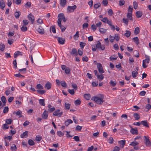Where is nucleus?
Returning <instances> with one entry per match:
<instances>
[{
	"mask_svg": "<svg viewBox=\"0 0 151 151\" xmlns=\"http://www.w3.org/2000/svg\"><path fill=\"white\" fill-rule=\"evenodd\" d=\"M37 88L39 89H43V86L40 84H38L36 86Z\"/></svg>",
	"mask_w": 151,
	"mask_h": 151,
	"instance_id": "nucleus-47",
	"label": "nucleus"
},
{
	"mask_svg": "<svg viewBox=\"0 0 151 151\" xmlns=\"http://www.w3.org/2000/svg\"><path fill=\"white\" fill-rule=\"evenodd\" d=\"M140 32V29L138 27H136L134 30V34L136 35H137Z\"/></svg>",
	"mask_w": 151,
	"mask_h": 151,
	"instance_id": "nucleus-33",
	"label": "nucleus"
},
{
	"mask_svg": "<svg viewBox=\"0 0 151 151\" xmlns=\"http://www.w3.org/2000/svg\"><path fill=\"white\" fill-rule=\"evenodd\" d=\"M48 116V112L47 111H46L45 110L43 112V114L42 116V118L45 119H47Z\"/></svg>",
	"mask_w": 151,
	"mask_h": 151,
	"instance_id": "nucleus-10",
	"label": "nucleus"
},
{
	"mask_svg": "<svg viewBox=\"0 0 151 151\" xmlns=\"http://www.w3.org/2000/svg\"><path fill=\"white\" fill-rule=\"evenodd\" d=\"M114 38V40H115L116 41H119L120 39L119 35L118 34H115Z\"/></svg>",
	"mask_w": 151,
	"mask_h": 151,
	"instance_id": "nucleus-31",
	"label": "nucleus"
},
{
	"mask_svg": "<svg viewBox=\"0 0 151 151\" xmlns=\"http://www.w3.org/2000/svg\"><path fill=\"white\" fill-rule=\"evenodd\" d=\"M52 86L51 83L49 81L47 82L45 85V87L47 90L50 89Z\"/></svg>",
	"mask_w": 151,
	"mask_h": 151,
	"instance_id": "nucleus-14",
	"label": "nucleus"
},
{
	"mask_svg": "<svg viewBox=\"0 0 151 151\" xmlns=\"http://www.w3.org/2000/svg\"><path fill=\"white\" fill-rule=\"evenodd\" d=\"M130 131L131 133L133 134H137L138 133V131L136 129L132 128Z\"/></svg>",
	"mask_w": 151,
	"mask_h": 151,
	"instance_id": "nucleus-19",
	"label": "nucleus"
},
{
	"mask_svg": "<svg viewBox=\"0 0 151 151\" xmlns=\"http://www.w3.org/2000/svg\"><path fill=\"white\" fill-rule=\"evenodd\" d=\"M133 10V7L132 6H129L128 10V13H132Z\"/></svg>",
	"mask_w": 151,
	"mask_h": 151,
	"instance_id": "nucleus-44",
	"label": "nucleus"
},
{
	"mask_svg": "<svg viewBox=\"0 0 151 151\" xmlns=\"http://www.w3.org/2000/svg\"><path fill=\"white\" fill-rule=\"evenodd\" d=\"M39 103L42 106H44L45 105L44 100L43 99H40L39 100Z\"/></svg>",
	"mask_w": 151,
	"mask_h": 151,
	"instance_id": "nucleus-34",
	"label": "nucleus"
},
{
	"mask_svg": "<svg viewBox=\"0 0 151 151\" xmlns=\"http://www.w3.org/2000/svg\"><path fill=\"white\" fill-rule=\"evenodd\" d=\"M66 3V0H60V4L62 7H64L65 6Z\"/></svg>",
	"mask_w": 151,
	"mask_h": 151,
	"instance_id": "nucleus-25",
	"label": "nucleus"
},
{
	"mask_svg": "<svg viewBox=\"0 0 151 151\" xmlns=\"http://www.w3.org/2000/svg\"><path fill=\"white\" fill-rule=\"evenodd\" d=\"M5 47V45L2 43L0 44V50L1 51H3Z\"/></svg>",
	"mask_w": 151,
	"mask_h": 151,
	"instance_id": "nucleus-42",
	"label": "nucleus"
},
{
	"mask_svg": "<svg viewBox=\"0 0 151 151\" xmlns=\"http://www.w3.org/2000/svg\"><path fill=\"white\" fill-rule=\"evenodd\" d=\"M133 116L136 120H138L140 118L139 115L137 113H134L133 115Z\"/></svg>",
	"mask_w": 151,
	"mask_h": 151,
	"instance_id": "nucleus-30",
	"label": "nucleus"
},
{
	"mask_svg": "<svg viewBox=\"0 0 151 151\" xmlns=\"http://www.w3.org/2000/svg\"><path fill=\"white\" fill-rule=\"evenodd\" d=\"M127 17L129 20H132V13H127Z\"/></svg>",
	"mask_w": 151,
	"mask_h": 151,
	"instance_id": "nucleus-37",
	"label": "nucleus"
},
{
	"mask_svg": "<svg viewBox=\"0 0 151 151\" xmlns=\"http://www.w3.org/2000/svg\"><path fill=\"white\" fill-rule=\"evenodd\" d=\"M26 68H24L19 70V71L21 72V73H26Z\"/></svg>",
	"mask_w": 151,
	"mask_h": 151,
	"instance_id": "nucleus-54",
	"label": "nucleus"
},
{
	"mask_svg": "<svg viewBox=\"0 0 151 151\" xmlns=\"http://www.w3.org/2000/svg\"><path fill=\"white\" fill-rule=\"evenodd\" d=\"M65 107L66 110H69L70 107V104L65 103Z\"/></svg>",
	"mask_w": 151,
	"mask_h": 151,
	"instance_id": "nucleus-32",
	"label": "nucleus"
},
{
	"mask_svg": "<svg viewBox=\"0 0 151 151\" xmlns=\"http://www.w3.org/2000/svg\"><path fill=\"white\" fill-rule=\"evenodd\" d=\"M19 55H22V52L19 51H16L14 54V57L15 58H16Z\"/></svg>",
	"mask_w": 151,
	"mask_h": 151,
	"instance_id": "nucleus-20",
	"label": "nucleus"
},
{
	"mask_svg": "<svg viewBox=\"0 0 151 151\" xmlns=\"http://www.w3.org/2000/svg\"><path fill=\"white\" fill-rule=\"evenodd\" d=\"M57 40L58 43L61 45H63L65 43V39L63 37H57Z\"/></svg>",
	"mask_w": 151,
	"mask_h": 151,
	"instance_id": "nucleus-8",
	"label": "nucleus"
},
{
	"mask_svg": "<svg viewBox=\"0 0 151 151\" xmlns=\"http://www.w3.org/2000/svg\"><path fill=\"white\" fill-rule=\"evenodd\" d=\"M84 98L87 100H89L91 98L90 94H85L84 96Z\"/></svg>",
	"mask_w": 151,
	"mask_h": 151,
	"instance_id": "nucleus-36",
	"label": "nucleus"
},
{
	"mask_svg": "<svg viewBox=\"0 0 151 151\" xmlns=\"http://www.w3.org/2000/svg\"><path fill=\"white\" fill-rule=\"evenodd\" d=\"M1 100L3 103V105H5L6 101V99L5 97L4 96H2L1 98Z\"/></svg>",
	"mask_w": 151,
	"mask_h": 151,
	"instance_id": "nucleus-40",
	"label": "nucleus"
},
{
	"mask_svg": "<svg viewBox=\"0 0 151 151\" xmlns=\"http://www.w3.org/2000/svg\"><path fill=\"white\" fill-rule=\"evenodd\" d=\"M37 31L40 34H43L44 32V30L42 28L41 26H40L37 29Z\"/></svg>",
	"mask_w": 151,
	"mask_h": 151,
	"instance_id": "nucleus-18",
	"label": "nucleus"
},
{
	"mask_svg": "<svg viewBox=\"0 0 151 151\" xmlns=\"http://www.w3.org/2000/svg\"><path fill=\"white\" fill-rule=\"evenodd\" d=\"M81 101L79 99H77L75 101L74 103L76 105H78L81 103Z\"/></svg>",
	"mask_w": 151,
	"mask_h": 151,
	"instance_id": "nucleus-53",
	"label": "nucleus"
},
{
	"mask_svg": "<svg viewBox=\"0 0 151 151\" xmlns=\"http://www.w3.org/2000/svg\"><path fill=\"white\" fill-rule=\"evenodd\" d=\"M28 17L29 20L31 21L32 22V23L33 24L35 20L34 16H33L32 14H29Z\"/></svg>",
	"mask_w": 151,
	"mask_h": 151,
	"instance_id": "nucleus-11",
	"label": "nucleus"
},
{
	"mask_svg": "<svg viewBox=\"0 0 151 151\" xmlns=\"http://www.w3.org/2000/svg\"><path fill=\"white\" fill-rule=\"evenodd\" d=\"M5 5L4 1L3 0H1L0 1V7L2 10H4Z\"/></svg>",
	"mask_w": 151,
	"mask_h": 151,
	"instance_id": "nucleus-13",
	"label": "nucleus"
},
{
	"mask_svg": "<svg viewBox=\"0 0 151 151\" xmlns=\"http://www.w3.org/2000/svg\"><path fill=\"white\" fill-rule=\"evenodd\" d=\"M79 37V32L78 31L76 32V34L73 36V37L75 40H77L78 39Z\"/></svg>",
	"mask_w": 151,
	"mask_h": 151,
	"instance_id": "nucleus-21",
	"label": "nucleus"
},
{
	"mask_svg": "<svg viewBox=\"0 0 151 151\" xmlns=\"http://www.w3.org/2000/svg\"><path fill=\"white\" fill-rule=\"evenodd\" d=\"M111 27V29L113 31H114L115 30V27L114 25H112L111 21L108 24Z\"/></svg>",
	"mask_w": 151,
	"mask_h": 151,
	"instance_id": "nucleus-43",
	"label": "nucleus"
},
{
	"mask_svg": "<svg viewBox=\"0 0 151 151\" xmlns=\"http://www.w3.org/2000/svg\"><path fill=\"white\" fill-rule=\"evenodd\" d=\"M117 82L116 81H113L112 80L110 81L109 82L110 85L112 86H115Z\"/></svg>",
	"mask_w": 151,
	"mask_h": 151,
	"instance_id": "nucleus-22",
	"label": "nucleus"
},
{
	"mask_svg": "<svg viewBox=\"0 0 151 151\" xmlns=\"http://www.w3.org/2000/svg\"><path fill=\"white\" fill-rule=\"evenodd\" d=\"M21 13L19 12H16L14 13V16L16 19H18Z\"/></svg>",
	"mask_w": 151,
	"mask_h": 151,
	"instance_id": "nucleus-35",
	"label": "nucleus"
},
{
	"mask_svg": "<svg viewBox=\"0 0 151 151\" xmlns=\"http://www.w3.org/2000/svg\"><path fill=\"white\" fill-rule=\"evenodd\" d=\"M61 85L63 87H66L67 86V84L65 82L63 81H62L60 82Z\"/></svg>",
	"mask_w": 151,
	"mask_h": 151,
	"instance_id": "nucleus-52",
	"label": "nucleus"
},
{
	"mask_svg": "<svg viewBox=\"0 0 151 151\" xmlns=\"http://www.w3.org/2000/svg\"><path fill=\"white\" fill-rule=\"evenodd\" d=\"M97 67L99 72L100 73H103L104 72L103 70L102 65L101 63H98L97 64Z\"/></svg>",
	"mask_w": 151,
	"mask_h": 151,
	"instance_id": "nucleus-7",
	"label": "nucleus"
},
{
	"mask_svg": "<svg viewBox=\"0 0 151 151\" xmlns=\"http://www.w3.org/2000/svg\"><path fill=\"white\" fill-rule=\"evenodd\" d=\"M145 143L147 147H150L151 146V142L150 141L148 137L144 136Z\"/></svg>",
	"mask_w": 151,
	"mask_h": 151,
	"instance_id": "nucleus-4",
	"label": "nucleus"
},
{
	"mask_svg": "<svg viewBox=\"0 0 151 151\" xmlns=\"http://www.w3.org/2000/svg\"><path fill=\"white\" fill-rule=\"evenodd\" d=\"M141 124L143 126L147 127H149V126L146 120L142 121L141 122Z\"/></svg>",
	"mask_w": 151,
	"mask_h": 151,
	"instance_id": "nucleus-26",
	"label": "nucleus"
},
{
	"mask_svg": "<svg viewBox=\"0 0 151 151\" xmlns=\"http://www.w3.org/2000/svg\"><path fill=\"white\" fill-rule=\"evenodd\" d=\"M107 30L105 29L99 28V31L102 34H104L106 32Z\"/></svg>",
	"mask_w": 151,
	"mask_h": 151,
	"instance_id": "nucleus-29",
	"label": "nucleus"
},
{
	"mask_svg": "<svg viewBox=\"0 0 151 151\" xmlns=\"http://www.w3.org/2000/svg\"><path fill=\"white\" fill-rule=\"evenodd\" d=\"M142 12L140 11H137L136 12V16L137 18H139L141 17L142 16Z\"/></svg>",
	"mask_w": 151,
	"mask_h": 151,
	"instance_id": "nucleus-28",
	"label": "nucleus"
},
{
	"mask_svg": "<svg viewBox=\"0 0 151 151\" xmlns=\"http://www.w3.org/2000/svg\"><path fill=\"white\" fill-rule=\"evenodd\" d=\"M114 142V139L112 137H110L108 140V142L110 144H112Z\"/></svg>",
	"mask_w": 151,
	"mask_h": 151,
	"instance_id": "nucleus-59",
	"label": "nucleus"
},
{
	"mask_svg": "<svg viewBox=\"0 0 151 151\" xmlns=\"http://www.w3.org/2000/svg\"><path fill=\"white\" fill-rule=\"evenodd\" d=\"M21 30L22 32H25L27 31V28L26 26H25L24 25L21 28Z\"/></svg>",
	"mask_w": 151,
	"mask_h": 151,
	"instance_id": "nucleus-58",
	"label": "nucleus"
},
{
	"mask_svg": "<svg viewBox=\"0 0 151 151\" xmlns=\"http://www.w3.org/2000/svg\"><path fill=\"white\" fill-rule=\"evenodd\" d=\"M70 68L67 67L65 70V72L66 74H69L70 73Z\"/></svg>",
	"mask_w": 151,
	"mask_h": 151,
	"instance_id": "nucleus-38",
	"label": "nucleus"
},
{
	"mask_svg": "<svg viewBox=\"0 0 151 151\" xmlns=\"http://www.w3.org/2000/svg\"><path fill=\"white\" fill-rule=\"evenodd\" d=\"M88 58L86 56H85L82 58V61L83 62H87L88 61Z\"/></svg>",
	"mask_w": 151,
	"mask_h": 151,
	"instance_id": "nucleus-57",
	"label": "nucleus"
},
{
	"mask_svg": "<svg viewBox=\"0 0 151 151\" xmlns=\"http://www.w3.org/2000/svg\"><path fill=\"white\" fill-rule=\"evenodd\" d=\"M117 57L115 55H113L110 57V59L111 61H112L113 60H115L117 59Z\"/></svg>",
	"mask_w": 151,
	"mask_h": 151,
	"instance_id": "nucleus-48",
	"label": "nucleus"
},
{
	"mask_svg": "<svg viewBox=\"0 0 151 151\" xmlns=\"http://www.w3.org/2000/svg\"><path fill=\"white\" fill-rule=\"evenodd\" d=\"M98 82L97 81H93L92 82V86L93 87H96L97 86Z\"/></svg>",
	"mask_w": 151,
	"mask_h": 151,
	"instance_id": "nucleus-64",
	"label": "nucleus"
},
{
	"mask_svg": "<svg viewBox=\"0 0 151 151\" xmlns=\"http://www.w3.org/2000/svg\"><path fill=\"white\" fill-rule=\"evenodd\" d=\"M131 32L130 31L127 30L125 31V33L124 35L127 37H129L131 35Z\"/></svg>",
	"mask_w": 151,
	"mask_h": 151,
	"instance_id": "nucleus-27",
	"label": "nucleus"
},
{
	"mask_svg": "<svg viewBox=\"0 0 151 151\" xmlns=\"http://www.w3.org/2000/svg\"><path fill=\"white\" fill-rule=\"evenodd\" d=\"M138 73L136 71H133L132 72V75L133 78H135L136 77Z\"/></svg>",
	"mask_w": 151,
	"mask_h": 151,
	"instance_id": "nucleus-41",
	"label": "nucleus"
},
{
	"mask_svg": "<svg viewBox=\"0 0 151 151\" xmlns=\"http://www.w3.org/2000/svg\"><path fill=\"white\" fill-rule=\"evenodd\" d=\"M139 144V143L138 142L134 140L132 142H131L129 145L133 147L134 149L137 150L139 149V147L138 146H137V145H138Z\"/></svg>",
	"mask_w": 151,
	"mask_h": 151,
	"instance_id": "nucleus-3",
	"label": "nucleus"
},
{
	"mask_svg": "<svg viewBox=\"0 0 151 151\" xmlns=\"http://www.w3.org/2000/svg\"><path fill=\"white\" fill-rule=\"evenodd\" d=\"M42 139V137L40 135L37 136L35 137V140L37 141H40Z\"/></svg>",
	"mask_w": 151,
	"mask_h": 151,
	"instance_id": "nucleus-46",
	"label": "nucleus"
},
{
	"mask_svg": "<svg viewBox=\"0 0 151 151\" xmlns=\"http://www.w3.org/2000/svg\"><path fill=\"white\" fill-rule=\"evenodd\" d=\"M31 2L28 1L25 4V6L26 8H29L31 6Z\"/></svg>",
	"mask_w": 151,
	"mask_h": 151,
	"instance_id": "nucleus-39",
	"label": "nucleus"
},
{
	"mask_svg": "<svg viewBox=\"0 0 151 151\" xmlns=\"http://www.w3.org/2000/svg\"><path fill=\"white\" fill-rule=\"evenodd\" d=\"M101 21L105 23H107L108 24L111 22V20H109L106 17H104L101 19Z\"/></svg>",
	"mask_w": 151,
	"mask_h": 151,
	"instance_id": "nucleus-12",
	"label": "nucleus"
},
{
	"mask_svg": "<svg viewBox=\"0 0 151 151\" xmlns=\"http://www.w3.org/2000/svg\"><path fill=\"white\" fill-rule=\"evenodd\" d=\"M97 49H100L102 50H104L105 48V46L104 45H101V43L99 41L97 42L96 44Z\"/></svg>",
	"mask_w": 151,
	"mask_h": 151,
	"instance_id": "nucleus-2",
	"label": "nucleus"
},
{
	"mask_svg": "<svg viewBox=\"0 0 151 151\" xmlns=\"http://www.w3.org/2000/svg\"><path fill=\"white\" fill-rule=\"evenodd\" d=\"M132 40L134 41V42L137 45H138L139 44V40L138 38L136 37H134L132 38Z\"/></svg>",
	"mask_w": 151,
	"mask_h": 151,
	"instance_id": "nucleus-23",
	"label": "nucleus"
},
{
	"mask_svg": "<svg viewBox=\"0 0 151 151\" xmlns=\"http://www.w3.org/2000/svg\"><path fill=\"white\" fill-rule=\"evenodd\" d=\"M29 144L30 146H32L35 144L34 141L32 139H29L28 141Z\"/></svg>",
	"mask_w": 151,
	"mask_h": 151,
	"instance_id": "nucleus-49",
	"label": "nucleus"
},
{
	"mask_svg": "<svg viewBox=\"0 0 151 151\" xmlns=\"http://www.w3.org/2000/svg\"><path fill=\"white\" fill-rule=\"evenodd\" d=\"M97 77L99 81H101L104 78V76L103 74L97 75Z\"/></svg>",
	"mask_w": 151,
	"mask_h": 151,
	"instance_id": "nucleus-24",
	"label": "nucleus"
},
{
	"mask_svg": "<svg viewBox=\"0 0 151 151\" xmlns=\"http://www.w3.org/2000/svg\"><path fill=\"white\" fill-rule=\"evenodd\" d=\"M78 53L80 56H81L83 54V49H79L78 50Z\"/></svg>",
	"mask_w": 151,
	"mask_h": 151,
	"instance_id": "nucleus-50",
	"label": "nucleus"
},
{
	"mask_svg": "<svg viewBox=\"0 0 151 151\" xmlns=\"http://www.w3.org/2000/svg\"><path fill=\"white\" fill-rule=\"evenodd\" d=\"M145 59L143 60L142 62L145 63H149L150 60V56L146 55H145Z\"/></svg>",
	"mask_w": 151,
	"mask_h": 151,
	"instance_id": "nucleus-9",
	"label": "nucleus"
},
{
	"mask_svg": "<svg viewBox=\"0 0 151 151\" xmlns=\"http://www.w3.org/2000/svg\"><path fill=\"white\" fill-rule=\"evenodd\" d=\"M118 142L120 145L122 146V148H123L125 144L126 141L125 140H122L118 141Z\"/></svg>",
	"mask_w": 151,
	"mask_h": 151,
	"instance_id": "nucleus-17",
	"label": "nucleus"
},
{
	"mask_svg": "<svg viewBox=\"0 0 151 151\" xmlns=\"http://www.w3.org/2000/svg\"><path fill=\"white\" fill-rule=\"evenodd\" d=\"M91 46L92 48V51H95L96 50L97 48L95 44L92 45Z\"/></svg>",
	"mask_w": 151,
	"mask_h": 151,
	"instance_id": "nucleus-56",
	"label": "nucleus"
},
{
	"mask_svg": "<svg viewBox=\"0 0 151 151\" xmlns=\"http://www.w3.org/2000/svg\"><path fill=\"white\" fill-rule=\"evenodd\" d=\"M86 43H85L81 42H80V45L81 49H83Z\"/></svg>",
	"mask_w": 151,
	"mask_h": 151,
	"instance_id": "nucleus-61",
	"label": "nucleus"
},
{
	"mask_svg": "<svg viewBox=\"0 0 151 151\" xmlns=\"http://www.w3.org/2000/svg\"><path fill=\"white\" fill-rule=\"evenodd\" d=\"M28 131H25L20 135L21 137L23 138L27 137H28Z\"/></svg>",
	"mask_w": 151,
	"mask_h": 151,
	"instance_id": "nucleus-16",
	"label": "nucleus"
},
{
	"mask_svg": "<svg viewBox=\"0 0 151 151\" xmlns=\"http://www.w3.org/2000/svg\"><path fill=\"white\" fill-rule=\"evenodd\" d=\"M77 6L76 5H74L73 6H68L67 8V11L68 13H71L74 12Z\"/></svg>",
	"mask_w": 151,
	"mask_h": 151,
	"instance_id": "nucleus-5",
	"label": "nucleus"
},
{
	"mask_svg": "<svg viewBox=\"0 0 151 151\" xmlns=\"http://www.w3.org/2000/svg\"><path fill=\"white\" fill-rule=\"evenodd\" d=\"M17 147L14 144H13L11 147V149L12 151H16V150Z\"/></svg>",
	"mask_w": 151,
	"mask_h": 151,
	"instance_id": "nucleus-45",
	"label": "nucleus"
},
{
	"mask_svg": "<svg viewBox=\"0 0 151 151\" xmlns=\"http://www.w3.org/2000/svg\"><path fill=\"white\" fill-rule=\"evenodd\" d=\"M109 40L111 42H113L114 40V37L110 35L109 36Z\"/></svg>",
	"mask_w": 151,
	"mask_h": 151,
	"instance_id": "nucleus-55",
	"label": "nucleus"
},
{
	"mask_svg": "<svg viewBox=\"0 0 151 151\" xmlns=\"http://www.w3.org/2000/svg\"><path fill=\"white\" fill-rule=\"evenodd\" d=\"M104 96L103 95L100 94L97 96L92 97L91 99L94 101L96 104H101L104 102Z\"/></svg>",
	"mask_w": 151,
	"mask_h": 151,
	"instance_id": "nucleus-1",
	"label": "nucleus"
},
{
	"mask_svg": "<svg viewBox=\"0 0 151 151\" xmlns=\"http://www.w3.org/2000/svg\"><path fill=\"white\" fill-rule=\"evenodd\" d=\"M12 121V120L11 119H9L6 120V122L7 124H11Z\"/></svg>",
	"mask_w": 151,
	"mask_h": 151,
	"instance_id": "nucleus-60",
	"label": "nucleus"
},
{
	"mask_svg": "<svg viewBox=\"0 0 151 151\" xmlns=\"http://www.w3.org/2000/svg\"><path fill=\"white\" fill-rule=\"evenodd\" d=\"M63 112L61 111L60 110L58 109L55 110L53 113L54 116L60 117L63 114Z\"/></svg>",
	"mask_w": 151,
	"mask_h": 151,
	"instance_id": "nucleus-6",
	"label": "nucleus"
},
{
	"mask_svg": "<svg viewBox=\"0 0 151 151\" xmlns=\"http://www.w3.org/2000/svg\"><path fill=\"white\" fill-rule=\"evenodd\" d=\"M9 111V108L7 106L5 107L3 110V113L4 114L7 113Z\"/></svg>",
	"mask_w": 151,
	"mask_h": 151,
	"instance_id": "nucleus-62",
	"label": "nucleus"
},
{
	"mask_svg": "<svg viewBox=\"0 0 151 151\" xmlns=\"http://www.w3.org/2000/svg\"><path fill=\"white\" fill-rule=\"evenodd\" d=\"M101 4L100 3H98L94 4V7L95 9H97L101 6Z\"/></svg>",
	"mask_w": 151,
	"mask_h": 151,
	"instance_id": "nucleus-51",
	"label": "nucleus"
},
{
	"mask_svg": "<svg viewBox=\"0 0 151 151\" xmlns=\"http://www.w3.org/2000/svg\"><path fill=\"white\" fill-rule=\"evenodd\" d=\"M70 54L76 56L77 55V50L76 48H73L72 49Z\"/></svg>",
	"mask_w": 151,
	"mask_h": 151,
	"instance_id": "nucleus-15",
	"label": "nucleus"
},
{
	"mask_svg": "<svg viewBox=\"0 0 151 151\" xmlns=\"http://www.w3.org/2000/svg\"><path fill=\"white\" fill-rule=\"evenodd\" d=\"M88 24L87 23H84L82 26L83 28V29H85L88 28Z\"/></svg>",
	"mask_w": 151,
	"mask_h": 151,
	"instance_id": "nucleus-63",
	"label": "nucleus"
}]
</instances>
